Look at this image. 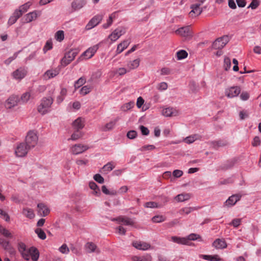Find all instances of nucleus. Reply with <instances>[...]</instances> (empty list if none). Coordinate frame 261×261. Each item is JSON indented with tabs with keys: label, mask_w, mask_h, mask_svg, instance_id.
Listing matches in <instances>:
<instances>
[{
	"label": "nucleus",
	"mask_w": 261,
	"mask_h": 261,
	"mask_svg": "<svg viewBox=\"0 0 261 261\" xmlns=\"http://www.w3.org/2000/svg\"><path fill=\"white\" fill-rule=\"evenodd\" d=\"M30 251H31L30 256H31L32 260L37 261L39 256V253L37 248L32 247L30 248Z\"/></svg>",
	"instance_id": "30"
},
{
	"label": "nucleus",
	"mask_w": 261,
	"mask_h": 261,
	"mask_svg": "<svg viewBox=\"0 0 261 261\" xmlns=\"http://www.w3.org/2000/svg\"><path fill=\"white\" fill-rule=\"evenodd\" d=\"M27 74V70L24 67H20L13 72L14 78L17 80H21Z\"/></svg>",
	"instance_id": "13"
},
{
	"label": "nucleus",
	"mask_w": 261,
	"mask_h": 261,
	"mask_svg": "<svg viewBox=\"0 0 261 261\" xmlns=\"http://www.w3.org/2000/svg\"><path fill=\"white\" fill-rule=\"evenodd\" d=\"M38 140L37 133L33 130H31L28 132L25 137V143L30 149H32L37 145Z\"/></svg>",
	"instance_id": "3"
},
{
	"label": "nucleus",
	"mask_w": 261,
	"mask_h": 261,
	"mask_svg": "<svg viewBox=\"0 0 261 261\" xmlns=\"http://www.w3.org/2000/svg\"><path fill=\"white\" fill-rule=\"evenodd\" d=\"M64 38V32L63 31L60 30L56 32L55 34V39L61 42L62 40H63Z\"/></svg>",
	"instance_id": "45"
},
{
	"label": "nucleus",
	"mask_w": 261,
	"mask_h": 261,
	"mask_svg": "<svg viewBox=\"0 0 261 261\" xmlns=\"http://www.w3.org/2000/svg\"><path fill=\"white\" fill-rule=\"evenodd\" d=\"M86 82V80L84 77H80L77 81H76L74 83V88L75 89H77L79 88L80 87L83 86Z\"/></svg>",
	"instance_id": "39"
},
{
	"label": "nucleus",
	"mask_w": 261,
	"mask_h": 261,
	"mask_svg": "<svg viewBox=\"0 0 261 261\" xmlns=\"http://www.w3.org/2000/svg\"><path fill=\"white\" fill-rule=\"evenodd\" d=\"M260 144V140L258 136H256L254 138L252 145L253 146H257Z\"/></svg>",
	"instance_id": "64"
},
{
	"label": "nucleus",
	"mask_w": 261,
	"mask_h": 261,
	"mask_svg": "<svg viewBox=\"0 0 261 261\" xmlns=\"http://www.w3.org/2000/svg\"><path fill=\"white\" fill-rule=\"evenodd\" d=\"M129 40H124L121 43H119L117 48V54H120L122 52L125 48L127 47L130 43Z\"/></svg>",
	"instance_id": "28"
},
{
	"label": "nucleus",
	"mask_w": 261,
	"mask_h": 261,
	"mask_svg": "<svg viewBox=\"0 0 261 261\" xmlns=\"http://www.w3.org/2000/svg\"><path fill=\"white\" fill-rule=\"evenodd\" d=\"M155 148V146L153 145H144L140 148V150L143 151L146 150H153Z\"/></svg>",
	"instance_id": "63"
},
{
	"label": "nucleus",
	"mask_w": 261,
	"mask_h": 261,
	"mask_svg": "<svg viewBox=\"0 0 261 261\" xmlns=\"http://www.w3.org/2000/svg\"><path fill=\"white\" fill-rule=\"evenodd\" d=\"M98 49V47L95 45L92 47L89 48L87 49L82 55V57H84L86 59H89L92 58L95 53L96 52Z\"/></svg>",
	"instance_id": "17"
},
{
	"label": "nucleus",
	"mask_w": 261,
	"mask_h": 261,
	"mask_svg": "<svg viewBox=\"0 0 261 261\" xmlns=\"http://www.w3.org/2000/svg\"><path fill=\"white\" fill-rule=\"evenodd\" d=\"M35 232L40 239L44 240L46 238V234L43 229H35Z\"/></svg>",
	"instance_id": "49"
},
{
	"label": "nucleus",
	"mask_w": 261,
	"mask_h": 261,
	"mask_svg": "<svg viewBox=\"0 0 261 261\" xmlns=\"http://www.w3.org/2000/svg\"><path fill=\"white\" fill-rule=\"evenodd\" d=\"M22 213L25 216L30 219L34 218L35 216L33 211L29 208H23Z\"/></svg>",
	"instance_id": "37"
},
{
	"label": "nucleus",
	"mask_w": 261,
	"mask_h": 261,
	"mask_svg": "<svg viewBox=\"0 0 261 261\" xmlns=\"http://www.w3.org/2000/svg\"><path fill=\"white\" fill-rule=\"evenodd\" d=\"M200 257L210 261H221L222 259L219 257L218 255H200Z\"/></svg>",
	"instance_id": "31"
},
{
	"label": "nucleus",
	"mask_w": 261,
	"mask_h": 261,
	"mask_svg": "<svg viewBox=\"0 0 261 261\" xmlns=\"http://www.w3.org/2000/svg\"><path fill=\"white\" fill-rule=\"evenodd\" d=\"M0 233L7 238L12 237V234L8 229H0Z\"/></svg>",
	"instance_id": "60"
},
{
	"label": "nucleus",
	"mask_w": 261,
	"mask_h": 261,
	"mask_svg": "<svg viewBox=\"0 0 261 261\" xmlns=\"http://www.w3.org/2000/svg\"><path fill=\"white\" fill-rule=\"evenodd\" d=\"M213 246L217 249L226 248L227 244L223 239H217L213 243Z\"/></svg>",
	"instance_id": "19"
},
{
	"label": "nucleus",
	"mask_w": 261,
	"mask_h": 261,
	"mask_svg": "<svg viewBox=\"0 0 261 261\" xmlns=\"http://www.w3.org/2000/svg\"><path fill=\"white\" fill-rule=\"evenodd\" d=\"M59 73V70L57 69H50L47 70L44 74L43 76L46 79L53 78Z\"/></svg>",
	"instance_id": "25"
},
{
	"label": "nucleus",
	"mask_w": 261,
	"mask_h": 261,
	"mask_svg": "<svg viewBox=\"0 0 261 261\" xmlns=\"http://www.w3.org/2000/svg\"><path fill=\"white\" fill-rule=\"evenodd\" d=\"M134 106V102L130 101L127 103H126L124 104L123 106H122L121 109L122 111L124 112H126L130 109H132Z\"/></svg>",
	"instance_id": "42"
},
{
	"label": "nucleus",
	"mask_w": 261,
	"mask_h": 261,
	"mask_svg": "<svg viewBox=\"0 0 261 261\" xmlns=\"http://www.w3.org/2000/svg\"><path fill=\"white\" fill-rule=\"evenodd\" d=\"M31 149L24 143H20L15 149V154L18 157H23L27 155Z\"/></svg>",
	"instance_id": "6"
},
{
	"label": "nucleus",
	"mask_w": 261,
	"mask_h": 261,
	"mask_svg": "<svg viewBox=\"0 0 261 261\" xmlns=\"http://www.w3.org/2000/svg\"><path fill=\"white\" fill-rule=\"evenodd\" d=\"M38 213L41 216H45L49 213V208L44 203H39L37 205Z\"/></svg>",
	"instance_id": "18"
},
{
	"label": "nucleus",
	"mask_w": 261,
	"mask_h": 261,
	"mask_svg": "<svg viewBox=\"0 0 261 261\" xmlns=\"http://www.w3.org/2000/svg\"><path fill=\"white\" fill-rule=\"evenodd\" d=\"M0 244L5 250L9 251L11 254H13L14 252L13 248L11 247L8 241L4 239L0 238Z\"/></svg>",
	"instance_id": "24"
},
{
	"label": "nucleus",
	"mask_w": 261,
	"mask_h": 261,
	"mask_svg": "<svg viewBox=\"0 0 261 261\" xmlns=\"http://www.w3.org/2000/svg\"><path fill=\"white\" fill-rule=\"evenodd\" d=\"M113 220L117 221L119 223L126 225H132L133 223L130 219L123 217H119L117 218L114 219Z\"/></svg>",
	"instance_id": "23"
},
{
	"label": "nucleus",
	"mask_w": 261,
	"mask_h": 261,
	"mask_svg": "<svg viewBox=\"0 0 261 261\" xmlns=\"http://www.w3.org/2000/svg\"><path fill=\"white\" fill-rule=\"evenodd\" d=\"M171 240L177 244L182 245H187L191 246L192 243L190 242V241L198 240L199 241H202V240L200 235L196 233H191L189 234L187 237L180 238L178 237H172Z\"/></svg>",
	"instance_id": "1"
},
{
	"label": "nucleus",
	"mask_w": 261,
	"mask_h": 261,
	"mask_svg": "<svg viewBox=\"0 0 261 261\" xmlns=\"http://www.w3.org/2000/svg\"><path fill=\"white\" fill-rule=\"evenodd\" d=\"M103 16L101 15H97L94 16L86 25L87 30H90L96 26L102 19Z\"/></svg>",
	"instance_id": "12"
},
{
	"label": "nucleus",
	"mask_w": 261,
	"mask_h": 261,
	"mask_svg": "<svg viewBox=\"0 0 261 261\" xmlns=\"http://www.w3.org/2000/svg\"><path fill=\"white\" fill-rule=\"evenodd\" d=\"M77 52L76 50H71L67 53L62 60V62L65 65H67L74 60L77 55Z\"/></svg>",
	"instance_id": "10"
},
{
	"label": "nucleus",
	"mask_w": 261,
	"mask_h": 261,
	"mask_svg": "<svg viewBox=\"0 0 261 261\" xmlns=\"http://www.w3.org/2000/svg\"><path fill=\"white\" fill-rule=\"evenodd\" d=\"M212 144L214 147L217 148L226 146L227 142L226 141L219 140L213 142Z\"/></svg>",
	"instance_id": "44"
},
{
	"label": "nucleus",
	"mask_w": 261,
	"mask_h": 261,
	"mask_svg": "<svg viewBox=\"0 0 261 261\" xmlns=\"http://www.w3.org/2000/svg\"><path fill=\"white\" fill-rule=\"evenodd\" d=\"M31 93L30 92H26L22 94L20 99L23 103H27L31 98Z\"/></svg>",
	"instance_id": "41"
},
{
	"label": "nucleus",
	"mask_w": 261,
	"mask_h": 261,
	"mask_svg": "<svg viewBox=\"0 0 261 261\" xmlns=\"http://www.w3.org/2000/svg\"><path fill=\"white\" fill-rule=\"evenodd\" d=\"M224 68L225 70H228L231 67L230 59L228 57H225L224 60Z\"/></svg>",
	"instance_id": "47"
},
{
	"label": "nucleus",
	"mask_w": 261,
	"mask_h": 261,
	"mask_svg": "<svg viewBox=\"0 0 261 261\" xmlns=\"http://www.w3.org/2000/svg\"><path fill=\"white\" fill-rule=\"evenodd\" d=\"M124 33V29L123 28H118L115 30L113 32L109 35V38L112 41H115Z\"/></svg>",
	"instance_id": "14"
},
{
	"label": "nucleus",
	"mask_w": 261,
	"mask_h": 261,
	"mask_svg": "<svg viewBox=\"0 0 261 261\" xmlns=\"http://www.w3.org/2000/svg\"><path fill=\"white\" fill-rule=\"evenodd\" d=\"M86 4L84 0H76L71 3V7L74 10L81 9Z\"/></svg>",
	"instance_id": "29"
},
{
	"label": "nucleus",
	"mask_w": 261,
	"mask_h": 261,
	"mask_svg": "<svg viewBox=\"0 0 261 261\" xmlns=\"http://www.w3.org/2000/svg\"><path fill=\"white\" fill-rule=\"evenodd\" d=\"M115 163L113 162H110L103 166V167L100 170V172L103 174H107L108 172L112 171L115 168Z\"/></svg>",
	"instance_id": "22"
},
{
	"label": "nucleus",
	"mask_w": 261,
	"mask_h": 261,
	"mask_svg": "<svg viewBox=\"0 0 261 261\" xmlns=\"http://www.w3.org/2000/svg\"><path fill=\"white\" fill-rule=\"evenodd\" d=\"M197 139L198 135L195 134L186 137V138L184 139V141L185 143L187 144H191L193 143Z\"/></svg>",
	"instance_id": "40"
},
{
	"label": "nucleus",
	"mask_w": 261,
	"mask_h": 261,
	"mask_svg": "<svg viewBox=\"0 0 261 261\" xmlns=\"http://www.w3.org/2000/svg\"><path fill=\"white\" fill-rule=\"evenodd\" d=\"M89 187L90 189L94 190L96 193H97V191H99L97 185L93 181L89 182Z\"/></svg>",
	"instance_id": "62"
},
{
	"label": "nucleus",
	"mask_w": 261,
	"mask_h": 261,
	"mask_svg": "<svg viewBox=\"0 0 261 261\" xmlns=\"http://www.w3.org/2000/svg\"><path fill=\"white\" fill-rule=\"evenodd\" d=\"M85 247L86 251L89 253L95 251L96 249V246L92 242L87 243Z\"/></svg>",
	"instance_id": "38"
},
{
	"label": "nucleus",
	"mask_w": 261,
	"mask_h": 261,
	"mask_svg": "<svg viewBox=\"0 0 261 261\" xmlns=\"http://www.w3.org/2000/svg\"><path fill=\"white\" fill-rule=\"evenodd\" d=\"M18 250L24 259L27 260L30 259L31 251H30V248L28 249H27L26 245L24 243L22 242L19 243Z\"/></svg>",
	"instance_id": "9"
},
{
	"label": "nucleus",
	"mask_w": 261,
	"mask_h": 261,
	"mask_svg": "<svg viewBox=\"0 0 261 261\" xmlns=\"http://www.w3.org/2000/svg\"><path fill=\"white\" fill-rule=\"evenodd\" d=\"M241 92V88L238 86H233L226 89L225 95L229 98L236 97Z\"/></svg>",
	"instance_id": "11"
},
{
	"label": "nucleus",
	"mask_w": 261,
	"mask_h": 261,
	"mask_svg": "<svg viewBox=\"0 0 261 261\" xmlns=\"http://www.w3.org/2000/svg\"><path fill=\"white\" fill-rule=\"evenodd\" d=\"M52 42L50 40H48L46 42V44L43 48V50L44 52L52 48L53 46Z\"/></svg>",
	"instance_id": "57"
},
{
	"label": "nucleus",
	"mask_w": 261,
	"mask_h": 261,
	"mask_svg": "<svg viewBox=\"0 0 261 261\" xmlns=\"http://www.w3.org/2000/svg\"><path fill=\"white\" fill-rule=\"evenodd\" d=\"M175 33L182 37H188L190 35V28L189 27H185L177 29Z\"/></svg>",
	"instance_id": "26"
},
{
	"label": "nucleus",
	"mask_w": 261,
	"mask_h": 261,
	"mask_svg": "<svg viewBox=\"0 0 261 261\" xmlns=\"http://www.w3.org/2000/svg\"><path fill=\"white\" fill-rule=\"evenodd\" d=\"M228 42L227 36L217 39L213 43L212 47L215 49H221L223 48Z\"/></svg>",
	"instance_id": "5"
},
{
	"label": "nucleus",
	"mask_w": 261,
	"mask_h": 261,
	"mask_svg": "<svg viewBox=\"0 0 261 261\" xmlns=\"http://www.w3.org/2000/svg\"><path fill=\"white\" fill-rule=\"evenodd\" d=\"M94 179L99 184H102L104 182V178L99 174H96L93 176Z\"/></svg>",
	"instance_id": "55"
},
{
	"label": "nucleus",
	"mask_w": 261,
	"mask_h": 261,
	"mask_svg": "<svg viewBox=\"0 0 261 261\" xmlns=\"http://www.w3.org/2000/svg\"><path fill=\"white\" fill-rule=\"evenodd\" d=\"M200 6V4H194L191 5L190 8L192 10L189 14L190 17L194 18L201 14L203 9Z\"/></svg>",
	"instance_id": "8"
},
{
	"label": "nucleus",
	"mask_w": 261,
	"mask_h": 261,
	"mask_svg": "<svg viewBox=\"0 0 261 261\" xmlns=\"http://www.w3.org/2000/svg\"><path fill=\"white\" fill-rule=\"evenodd\" d=\"M145 206L147 208H156L158 207V204L155 202L150 201L145 203Z\"/></svg>",
	"instance_id": "53"
},
{
	"label": "nucleus",
	"mask_w": 261,
	"mask_h": 261,
	"mask_svg": "<svg viewBox=\"0 0 261 261\" xmlns=\"http://www.w3.org/2000/svg\"><path fill=\"white\" fill-rule=\"evenodd\" d=\"M113 14H111L109 17V19L108 20H107V23H105V24H103V28H105V29H107L108 28V27H109L112 23L113 22Z\"/></svg>",
	"instance_id": "58"
},
{
	"label": "nucleus",
	"mask_w": 261,
	"mask_h": 261,
	"mask_svg": "<svg viewBox=\"0 0 261 261\" xmlns=\"http://www.w3.org/2000/svg\"><path fill=\"white\" fill-rule=\"evenodd\" d=\"M165 220V218L162 215H157L152 217V221L155 223H160L163 222Z\"/></svg>",
	"instance_id": "50"
},
{
	"label": "nucleus",
	"mask_w": 261,
	"mask_h": 261,
	"mask_svg": "<svg viewBox=\"0 0 261 261\" xmlns=\"http://www.w3.org/2000/svg\"><path fill=\"white\" fill-rule=\"evenodd\" d=\"M84 136V133L80 130H75L73 133L71 135V138L68 139V140H71L75 141L81 138Z\"/></svg>",
	"instance_id": "33"
},
{
	"label": "nucleus",
	"mask_w": 261,
	"mask_h": 261,
	"mask_svg": "<svg viewBox=\"0 0 261 261\" xmlns=\"http://www.w3.org/2000/svg\"><path fill=\"white\" fill-rule=\"evenodd\" d=\"M139 64L140 60L139 59H135L127 64V67L129 70L134 69L137 68L139 66Z\"/></svg>",
	"instance_id": "36"
},
{
	"label": "nucleus",
	"mask_w": 261,
	"mask_h": 261,
	"mask_svg": "<svg viewBox=\"0 0 261 261\" xmlns=\"http://www.w3.org/2000/svg\"><path fill=\"white\" fill-rule=\"evenodd\" d=\"M191 196L189 194H178L175 197V199L177 202H183L190 198Z\"/></svg>",
	"instance_id": "34"
},
{
	"label": "nucleus",
	"mask_w": 261,
	"mask_h": 261,
	"mask_svg": "<svg viewBox=\"0 0 261 261\" xmlns=\"http://www.w3.org/2000/svg\"><path fill=\"white\" fill-rule=\"evenodd\" d=\"M162 114L165 117H172L178 115V112L172 108H167L162 110Z\"/></svg>",
	"instance_id": "20"
},
{
	"label": "nucleus",
	"mask_w": 261,
	"mask_h": 261,
	"mask_svg": "<svg viewBox=\"0 0 261 261\" xmlns=\"http://www.w3.org/2000/svg\"><path fill=\"white\" fill-rule=\"evenodd\" d=\"M236 163L235 159H231L227 161L221 166V169L223 170H227L232 168Z\"/></svg>",
	"instance_id": "32"
},
{
	"label": "nucleus",
	"mask_w": 261,
	"mask_h": 261,
	"mask_svg": "<svg viewBox=\"0 0 261 261\" xmlns=\"http://www.w3.org/2000/svg\"><path fill=\"white\" fill-rule=\"evenodd\" d=\"M260 2L258 0H252L248 8H251L252 9H256L259 5Z\"/></svg>",
	"instance_id": "51"
},
{
	"label": "nucleus",
	"mask_w": 261,
	"mask_h": 261,
	"mask_svg": "<svg viewBox=\"0 0 261 261\" xmlns=\"http://www.w3.org/2000/svg\"><path fill=\"white\" fill-rule=\"evenodd\" d=\"M20 99L17 95H12L6 101L5 103V108L10 109L17 106Z\"/></svg>",
	"instance_id": "7"
},
{
	"label": "nucleus",
	"mask_w": 261,
	"mask_h": 261,
	"mask_svg": "<svg viewBox=\"0 0 261 261\" xmlns=\"http://www.w3.org/2000/svg\"><path fill=\"white\" fill-rule=\"evenodd\" d=\"M241 197L240 194L232 195L225 201V205L227 206H232L240 200Z\"/></svg>",
	"instance_id": "15"
},
{
	"label": "nucleus",
	"mask_w": 261,
	"mask_h": 261,
	"mask_svg": "<svg viewBox=\"0 0 261 261\" xmlns=\"http://www.w3.org/2000/svg\"><path fill=\"white\" fill-rule=\"evenodd\" d=\"M250 94L246 91H243L240 95V98L242 100H247L249 99Z\"/></svg>",
	"instance_id": "59"
},
{
	"label": "nucleus",
	"mask_w": 261,
	"mask_h": 261,
	"mask_svg": "<svg viewBox=\"0 0 261 261\" xmlns=\"http://www.w3.org/2000/svg\"><path fill=\"white\" fill-rule=\"evenodd\" d=\"M132 245L136 249L142 250H147L150 247L149 244L140 241H134Z\"/></svg>",
	"instance_id": "16"
},
{
	"label": "nucleus",
	"mask_w": 261,
	"mask_h": 261,
	"mask_svg": "<svg viewBox=\"0 0 261 261\" xmlns=\"http://www.w3.org/2000/svg\"><path fill=\"white\" fill-rule=\"evenodd\" d=\"M59 251L64 254H67L69 252V248L66 244H63L60 248Z\"/></svg>",
	"instance_id": "56"
},
{
	"label": "nucleus",
	"mask_w": 261,
	"mask_h": 261,
	"mask_svg": "<svg viewBox=\"0 0 261 261\" xmlns=\"http://www.w3.org/2000/svg\"><path fill=\"white\" fill-rule=\"evenodd\" d=\"M53 101V98L50 97L43 98L38 107V111L42 115L48 113Z\"/></svg>",
	"instance_id": "2"
},
{
	"label": "nucleus",
	"mask_w": 261,
	"mask_h": 261,
	"mask_svg": "<svg viewBox=\"0 0 261 261\" xmlns=\"http://www.w3.org/2000/svg\"><path fill=\"white\" fill-rule=\"evenodd\" d=\"M137 136V132L135 130H129L127 133V137L130 139H135Z\"/></svg>",
	"instance_id": "54"
},
{
	"label": "nucleus",
	"mask_w": 261,
	"mask_h": 261,
	"mask_svg": "<svg viewBox=\"0 0 261 261\" xmlns=\"http://www.w3.org/2000/svg\"><path fill=\"white\" fill-rule=\"evenodd\" d=\"M89 148V147L87 145L78 143L73 145L70 148V152L74 155H77L86 151Z\"/></svg>",
	"instance_id": "4"
},
{
	"label": "nucleus",
	"mask_w": 261,
	"mask_h": 261,
	"mask_svg": "<svg viewBox=\"0 0 261 261\" xmlns=\"http://www.w3.org/2000/svg\"><path fill=\"white\" fill-rule=\"evenodd\" d=\"M117 120L111 121L107 123L105 126H102L101 130L104 132H107L112 129L116 124Z\"/></svg>",
	"instance_id": "35"
},
{
	"label": "nucleus",
	"mask_w": 261,
	"mask_h": 261,
	"mask_svg": "<svg viewBox=\"0 0 261 261\" xmlns=\"http://www.w3.org/2000/svg\"><path fill=\"white\" fill-rule=\"evenodd\" d=\"M176 55L178 60H181L187 57L188 53L185 50H180L177 52Z\"/></svg>",
	"instance_id": "43"
},
{
	"label": "nucleus",
	"mask_w": 261,
	"mask_h": 261,
	"mask_svg": "<svg viewBox=\"0 0 261 261\" xmlns=\"http://www.w3.org/2000/svg\"><path fill=\"white\" fill-rule=\"evenodd\" d=\"M90 88L88 86L83 87L80 90V94L85 95L90 92Z\"/></svg>",
	"instance_id": "52"
},
{
	"label": "nucleus",
	"mask_w": 261,
	"mask_h": 261,
	"mask_svg": "<svg viewBox=\"0 0 261 261\" xmlns=\"http://www.w3.org/2000/svg\"><path fill=\"white\" fill-rule=\"evenodd\" d=\"M195 209L193 207H185L181 209L179 213L181 215H188L193 211Z\"/></svg>",
	"instance_id": "48"
},
{
	"label": "nucleus",
	"mask_w": 261,
	"mask_h": 261,
	"mask_svg": "<svg viewBox=\"0 0 261 261\" xmlns=\"http://www.w3.org/2000/svg\"><path fill=\"white\" fill-rule=\"evenodd\" d=\"M38 14L36 11L26 14L24 16V22L29 23L37 18Z\"/></svg>",
	"instance_id": "27"
},
{
	"label": "nucleus",
	"mask_w": 261,
	"mask_h": 261,
	"mask_svg": "<svg viewBox=\"0 0 261 261\" xmlns=\"http://www.w3.org/2000/svg\"><path fill=\"white\" fill-rule=\"evenodd\" d=\"M168 88V85L165 82H162L160 83L158 86V89L162 91V90H165Z\"/></svg>",
	"instance_id": "61"
},
{
	"label": "nucleus",
	"mask_w": 261,
	"mask_h": 261,
	"mask_svg": "<svg viewBox=\"0 0 261 261\" xmlns=\"http://www.w3.org/2000/svg\"><path fill=\"white\" fill-rule=\"evenodd\" d=\"M32 5V3L30 2H28L20 6L19 8V9L23 13L26 12L29 9L30 6Z\"/></svg>",
	"instance_id": "46"
},
{
	"label": "nucleus",
	"mask_w": 261,
	"mask_h": 261,
	"mask_svg": "<svg viewBox=\"0 0 261 261\" xmlns=\"http://www.w3.org/2000/svg\"><path fill=\"white\" fill-rule=\"evenodd\" d=\"M85 121L81 117L77 118L72 123V127L75 130H80L85 126Z\"/></svg>",
	"instance_id": "21"
}]
</instances>
